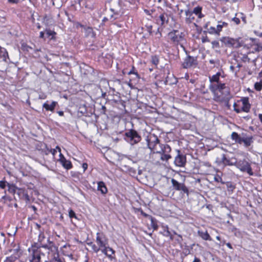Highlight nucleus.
<instances>
[{
  "label": "nucleus",
  "mask_w": 262,
  "mask_h": 262,
  "mask_svg": "<svg viewBox=\"0 0 262 262\" xmlns=\"http://www.w3.org/2000/svg\"><path fill=\"white\" fill-rule=\"evenodd\" d=\"M97 190L100 191L102 194H105L107 192V188L102 181L98 182Z\"/></svg>",
  "instance_id": "24"
},
{
  "label": "nucleus",
  "mask_w": 262,
  "mask_h": 262,
  "mask_svg": "<svg viewBox=\"0 0 262 262\" xmlns=\"http://www.w3.org/2000/svg\"><path fill=\"white\" fill-rule=\"evenodd\" d=\"M231 138L238 144H241L243 143L246 147L250 146L253 142L252 136H248L244 133L238 135L236 132H233L231 134Z\"/></svg>",
  "instance_id": "1"
},
{
  "label": "nucleus",
  "mask_w": 262,
  "mask_h": 262,
  "mask_svg": "<svg viewBox=\"0 0 262 262\" xmlns=\"http://www.w3.org/2000/svg\"><path fill=\"white\" fill-rule=\"evenodd\" d=\"M168 36L171 43L177 45L180 44L181 47L184 48L182 44V42L185 40L184 33L177 30H173L168 34Z\"/></svg>",
  "instance_id": "5"
},
{
  "label": "nucleus",
  "mask_w": 262,
  "mask_h": 262,
  "mask_svg": "<svg viewBox=\"0 0 262 262\" xmlns=\"http://www.w3.org/2000/svg\"><path fill=\"white\" fill-rule=\"evenodd\" d=\"M69 216L71 219H72V218L77 219L75 212L72 209H70L69 211Z\"/></svg>",
  "instance_id": "42"
},
{
  "label": "nucleus",
  "mask_w": 262,
  "mask_h": 262,
  "mask_svg": "<svg viewBox=\"0 0 262 262\" xmlns=\"http://www.w3.org/2000/svg\"><path fill=\"white\" fill-rule=\"evenodd\" d=\"M156 20L158 25L161 26H165L169 22L168 15L165 12H162L157 17Z\"/></svg>",
  "instance_id": "16"
},
{
  "label": "nucleus",
  "mask_w": 262,
  "mask_h": 262,
  "mask_svg": "<svg viewBox=\"0 0 262 262\" xmlns=\"http://www.w3.org/2000/svg\"><path fill=\"white\" fill-rule=\"evenodd\" d=\"M149 220L151 222L150 225L153 228V229L155 230H157L158 228V226L157 224V221L156 220V219L155 217L151 216L149 217Z\"/></svg>",
  "instance_id": "31"
},
{
  "label": "nucleus",
  "mask_w": 262,
  "mask_h": 262,
  "mask_svg": "<svg viewBox=\"0 0 262 262\" xmlns=\"http://www.w3.org/2000/svg\"><path fill=\"white\" fill-rule=\"evenodd\" d=\"M213 47L218 48L219 47V42L217 41L214 40L211 42Z\"/></svg>",
  "instance_id": "49"
},
{
  "label": "nucleus",
  "mask_w": 262,
  "mask_h": 262,
  "mask_svg": "<svg viewBox=\"0 0 262 262\" xmlns=\"http://www.w3.org/2000/svg\"><path fill=\"white\" fill-rule=\"evenodd\" d=\"M78 114L80 116H84L86 117H90L92 114V113L89 112L88 108L85 104H80L78 110Z\"/></svg>",
  "instance_id": "18"
},
{
  "label": "nucleus",
  "mask_w": 262,
  "mask_h": 262,
  "mask_svg": "<svg viewBox=\"0 0 262 262\" xmlns=\"http://www.w3.org/2000/svg\"><path fill=\"white\" fill-rule=\"evenodd\" d=\"M6 242V236L4 232H0V243L5 244Z\"/></svg>",
  "instance_id": "39"
},
{
  "label": "nucleus",
  "mask_w": 262,
  "mask_h": 262,
  "mask_svg": "<svg viewBox=\"0 0 262 262\" xmlns=\"http://www.w3.org/2000/svg\"><path fill=\"white\" fill-rule=\"evenodd\" d=\"M258 77H260V78H262V70L259 72V73L258 74Z\"/></svg>",
  "instance_id": "64"
},
{
  "label": "nucleus",
  "mask_w": 262,
  "mask_h": 262,
  "mask_svg": "<svg viewBox=\"0 0 262 262\" xmlns=\"http://www.w3.org/2000/svg\"><path fill=\"white\" fill-rule=\"evenodd\" d=\"M242 60L244 62H246V61L249 62L250 61V58L248 57V56L247 55L244 54V55H243V56L242 58Z\"/></svg>",
  "instance_id": "45"
},
{
  "label": "nucleus",
  "mask_w": 262,
  "mask_h": 262,
  "mask_svg": "<svg viewBox=\"0 0 262 262\" xmlns=\"http://www.w3.org/2000/svg\"><path fill=\"white\" fill-rule=\"evenodd\" d=\"M57 105V102L56 101H53L51 104H49L48 101H47L43 104L42 107L47 111L53 112Z\"/></svg>",
  "instance_id": "20"
},
{
  "label": "nucleus",
  "mask_w": 262,
  "mask_h": 262,
  "mask_svg": "<svg viewBox=\"0 0 262 262\" xmlns=\"http://www.w3.org/2000/svg\"><path fill=\"white\" fill-rule=\"evenodd\" d=\"M16 194L18 195L19 199H25L27 201L30 200L27 192L23 188H18Z\"/></svg>",
  "instance_id": "19"
},
{
  "label": "nucleus",
  "mask_w": 262,
  "mask_h": 262,
  "mask_svg": "<svg viewBox=\"0 0 262 262\" xmlns=\"http://www.w3.org/2000/svg\"><path fill=\"white\" fill-rule=\"evenodd\" d=\"M134 74L137 79H139V75L137 71H135V68L134 66L132 67V70L128 73V75Z\"/></svg>",
  "instance_id": "36"
},
{
  "label": "nucleus",
  "mask_w": 262,
  "mask_h": 262,
  "mask_svg": "<svg viewBox=\"0 0 262 262\" xmlns=\"http://www.w3.org/2000/svg\"><path fill=\"white\" fill-rule=\"evenodd\" d=\"M8 2L10 3L16 4L19 2V0H8Z\"/></svg>",
  "instance_id": "55"
},
{
  "label": "nucleus",
  "mask_w": 262,
  "mask_h": 262,
  "mask_svg": "<svg viewBox=\"0 0 262 262\" xmlns=\"http://www.w3.org/2000/svg\"><path fill=\"white\" fill-rule=\"evenodd\" d=\"M79 26L83 28L85 31V35L88 36H91L92 37H95V33L93 31V29L92 27H85L81 24H79Z\"/></svg>",
  "instance_id": "23"
},
{
  "label": "nucleus",
  "mask_w": 262,
  "mask_h": 262,
  "mask_svg": "<svg viewBox=\"0 0 262 262\" xmlns=\"http://www.w3.org/2000/svg\"><path fill=\"white\" fill-rule=\"evenodd\" d=\"M226 246H227L229 248H230V249H233L232 245H231V244H230V243H227V244H226Z\"/></svg>",
  "instance_id": "60"
},
{
  "label": "nucleus",
  "mask_w": 262,
  "mask_h": 262,
  "mask_svg": "<svg viewBox=\"0 0 262 262\" xmlns=\"http://www.w3.org/2000/svg\"><path fill=\"white\" fill-rule=\"evenodd\" d=\"M202 42L203 43H204V42H209V40L208 38V37L207 36H206V37H202Z\"/></svg>",
  "instance_id": "51"
},
{
  "label": "nucleus",
  "mask_w": 262,
  "mask_h": 262,
  "mask_svg": "<svg viewBox=\"0 0 262 262\" xmlns=\"http://www.w3.org/2000/svg\"><path fill=\"white\" fill-rule=\"evenodd\" d=\"M39 37L40 38H43V37H44V33L43 32H40Z\"/></svg>",
  "instance_id": "62"
},
{
  "label": "nucleus",
  "mask_w": 262,
  "mask_h": 262,
  "mask_svg": "<svg viewBox=\"0 0 262 262\" xmlns=\"http://www.w3.org/2000/svg\"><path fill=\"white\" fill-rule=\"evenodd\" d=\"M161 160L162 161H167L168 160L171 158V156L169 154L161 153Z\"/></svg>",
  "instance_id": "34"
},
{
  "label": "nucleus",
  "mask_w": 262,
  "mask_h": 262,
  "mask_svg": "<svg viewBox=\"0 0 262 262\" xmlns=\"http://www.w3.org/2000/svg\"><path fill=\"white\" fill-rule=\"evenodd\" d=\"M216 162L219 166L223 165L224 167L227 165L233 166L236 164V159L235 158L228 159L225 154H222L221 158H216Z\"/></svg>",
  "instance_id": "12"
},
{
  "label": "nucleus",
  "mask_w": 262,
  "mask_h": 262,
  "mask_svg": "<svg viewBox=\"0 0 262 262\" xmlns=\"http://www.w3.org/2000/svg\"><path fill=\"white\" fill-rule=\"evenodd\" d=\"M162 228L163 231L161 232V233L162 234L163 236L168 237L170 235V232L169 230V227L167 225H162Z\"/></svg>",
  "instance_id": "29"
},
{
  "label": "nucleus",
  "mask_w": 262,
  "mask_h": 262,
  "mask_svg": "<svg viewBox=\"0 0 262 262\" xmlns=\"http://www.w3.org/2000/svg\"><path fill=\"white\" fill-rule=\"evenodd\" d=\"M16 257H15V256L11 255L9 257H7L5 262H14L16 260Z\"/></svg>",
  "instance_id": "40"
},
{
  "label": "nucleus",
  "mask_w": 262,
  "mask_h": 262,
  "mask_svg": "<svg viewBox=\"0 0 262 262\" xmlns=\"http://www.w3.org/2000/svg\"><path fill=\"white\" fill-rule=\"evenodd\" d=\"M59 162L62 166L67 170L71 169L73 167L71 162L69 160H67L66 158L62 159Z\"/></svg>",
  "instance_id": "25"
},
{
  "label": "nucleus",
  "mask_w": 262,
  "mask_h": 262,
  "mask_svg": "<svg viewBox=\"0 0 262 262\" xmlns=\"http://www.w3.org/2000/svg\"><path fill=\"white\" fill-rule=\"evenodd\" d=\"M57 113L60 116H63L64 115V112L63 111H57Z\"/></svg>",
  "instance_id": "58"
},
{
  "label": "nucleus",
  "mask_w": 262,
  "mask_h": 262,
  "mask_svg": "<svg viewBox=\"0 0 262 262\" xmlns=\"http://www.w3.org/2000/svg\"><path fill=\"white\" fill-rule=\"evenodd\" d=\"M198 64V57L191 56L187 55L184 58L182 66L184 69L195 68Z\"/></svg>",
  "instance_id": "11"
},
{
  "label": "nucleus",
  "mask_w": 262,
  "mask_h": 262,
  "mask_svg": "<svg viewBox=\"0 0 262 262\" xmlns=\"http://www.w3.org/2000/svg\"><path fill=\"white\" fill-rule=\"evenodd\" d=\"M207 32L211 34H218L216 28L214 27H210L208 28Z\"/></svg>",
  "instance_id": "37"
},
{
  "label": "nucleus",
  "mask_w": 262,
  "mask_h": 262,
  "mask_svg": "<svg viewBox=\"0 0 262 262\" xmlns=\"http://www.w3.org/2000/svg\"><path fill=\"white\" fill-rule=\"evenodd\" d=\"M46 32L48 37L52 36L51 39H53L54 35L56 34V33L54 31L51 30H46Z\"/></svg>",
  "instance_id": "38"
},
{
  "label": "nucleus",
  "mask_w": 262,
  "mask_h": 262,
  "mask_svg": "<svg viewBox=\"0 0 262 262\" xmlns=\"http://www.w3.org/2000/svg\"><path fill=\"white\" fill-rule=\"evenodd\" d=\"M178 238H176V241L179 243H181L183 241V238L181 235L179 234L178 235Z\"/></svg>",
  "instance_id": "48"
},
{
  "label": "nucleus",
  "mask_w": 262,
  "mask_h": 262,
  "mask_svg": "<svg viewBox=\"0 0 262 262\" xmlns=\"http://www.w3.org/2000/svg\"><path fill=\"white\" fill-rule=\"evenodd\" d=\"M185 13L186 16L185 21L187 24H190L194 19V17L192 16L193 12L188 9L185 10Z\"/></svg>",
  "instance_id": "27"
},
{
  "label": "nucleus",
  "mask_w": 262,
  "mask_h": 262,
  "mask_svg": "<svg viewBox=\"0 0 262 262\" xmlns=\"http://www.w3.org/2000/svg\"><path fill=\"white\" fill-rule=\"evenodd\" d=\"M28 251L29 262H40L41 255H45L40 249V247L37 246V244L32 245L31 247L29 248Z\"/></svg>",
  "instance_id": "2"
},
{
  "label": "nucleus",
  "mask_w": 262,
  "mask_h": 262,
  "mask_svg": "<svg viewBox=\"0 0 262 262\" xmlns=\"http://www.w3.org/2000/svg\"><path fill=\"white\" fill-rule=\"evenodd\" d=\"M101 252L104 254L111 260H116L115 251L111 247L108 246L104 249H103Z\"/></svg>",
  "instance_id": "17"
},
{
  "label": "nucleus",
  "mask_w": 262,
  "mask_h": 262,
  "mask_svg": "<svg viewBox=\"0 0 262 262\" xmlns=\"http://www.w3.org/2000/svg\"><path fill=\"white\" fill-rule=\"evenodd\" d=\"M202 8L200 7H197L194 8L193 11V13L195 14L196 15H200L201 14Z\"/></svg>",
  "instance_id": "41"
},
{
  "label": "nucleus",
  "mask_w": 262,
  "mask_h": 262,
  "mask_svg": "<svg viewBox=\"0 0 262 262\" xmlns=\"http://www.w3.org/2000/svg\"><path fill=\"white\" fill-rule=\"evenodd\" d=\"M221 76V73L217 72L216 74L209 76V79L210 83H213V82H220V77Z\"/></svg>",
  "instance_id": "28"
},
{
  "label": "nucleus",
  "mask_w": 262,
  "mask_h": 262,
  "mask_svg": "<svg viewBox=\"0 0 262 262\" xmlns=\"http://www.w3.org/2000/svg\"><path fill=\"white\" fill-rule=\"evenodd\" d=\"M124 139L130 145H134L139 143L142 137L137 130L130 129L125 133Z\"/></svg>",
  "instance_id": "4"
},
{
  "label": "nucleus",
  "mask_w": 262,
  "mask_h": 262,
  "mask_svg": "<svg viewBox=\"0 0 262 262\" xmlns=\"http://www.w3.org/2000/svg\"><path fill=\"white\" fill-rule=\"evenodd\" d=\"M101 110H102V113L103 114H105V111H106V107L105 106H103L102 105L101 106Z\"/></svg>",
  "instance_id": "57"
},
{
  "label": "nucleus",
  "mask_w": 262,
  "mask_h": 262,
  "mask_svg": "<svg viewBox=\"0 0 262 262\" xmlns=\"http://www.w3.org/2000/svg\"><path fill=\"white\" fill-rule=\"evenodd\" d=\"M147 143V148L150 150V154L155 152L156 146L160 142V140L157 135L154 134H149L145 138Z\"/></svg>",
  "instance_id": "8"
},
{
  "label": "nucleus",
  "mask_w": 262,
  "mask_h": 262,
  "mask_svg": "<svg viewBox=\"0 0 262 262\" xmlns=\"http://www.w3.org/2000/svg\"><path fill=\"white\" fill-rule=\"evenodd\" d=\"M237 168H238L241 171L246 172L250 176L253 175V172L252 171V168L250 166V163L245 160L236 161V164L234 165Z\"/></svg>",
  "instance_id": "10"
},
{
  "label": "nucleus",
  "mask_w": 262,
  "mask_h": 262,
  "mask_svg": "<svg viewBox=\"0 0 262 262\" xmlns=\"http://www.w3.org/2000/svg\"><path fill=\"white\" fill-rule=\"evenodd\" d=\"M209 90L214 94L215 97V100L216 101H221V99L220 96H216L217 91L221 92L222 90L226 88L225 83H222L221 81L218 82H213V83H210L209 86Z\"/></svg>",
  "instance_id": "9"
},
{
  "label": "nucleus",
  "mask_w": 262,
  "mask_h": 262,
  "mask_svg": "<svg viewBox=\"0 0 262 262\" xmlns=\"http://www.w3.org/2000/svg\"><path fill=\"white\" fill-rule=\"evenodd\" d=\"M139 211L141 213V214L144 216V217H147L149 219V217H151L152 216L151 215H150L147 213H146L145 212H144L141 209H139Z\"/></svg>",
  "instance_id": "44"
},
{
  "label": "nucleus",
  "mask_w": 262,
  "mask_h": 262,
  "mask_svg": "<svg viewBox=\"0 0 262 262\" xmlns=\"http://www.w3.org/2000/svg\"><path fill=\"white\" fill-rule=\"evenodd\" d=\"M177 152L178 154L174 158V163L177 166L184 167L186 163V156L182 154L179 150H177Z\"/></svg>",
  "instance_id": "15"
},
{
  "label": "nucleus",
  "mask_w": 262,
  "mask_h": 262,
  "mask_svg": "<svg viewBox=\"0 0 262 262\" xmlns=\"http://www.w3.org/2000/svg\"><path fill=\"white\" fill-rule=\"evenodd\" d=\"M254 89L257 91H260L262 89V79H261L259 82H257L254 84Z\"/></svg>",
  "instance_id": "35"
},
{
  "label": "nucleus",
  "mask_w": 262,
  "mask_h": 262,
  "mask_svg": "<svg viewBox=\"0 0 262 262\" xmlns=\"http://www.w3.org/2000/svg\"><path fill=\"white\" fill-rule=\"evenodd\" d=\"M151 62L154 66L157 67L159 63V57L157 55L152 56Z\"/></svg>",
  "instance_id": "33"
},
{
  "label": "nucleus",
  "mask_w": 262,
  "mask_h": 262,
  "mask_svg": "<svg viewBox=\"0 0 262 262\" xmlns=\"http://www.w3.org/2000/svg\"><path fill=\"white\" fill-rule=\"evenodd\" d=\"M7 186L8 187V191L12 194L16 193L17 189L18 188L16 187L14 185L10 184L9 183L7 184Z\"/></svg>",
  "instance_id": "30"
},
{
  "label": "nucleus",
  "mask_w": 262,
  "mask_h": 262,
  "mask_svg": "<svg viewBox=\"0 0 262 262\" xmlns=\"http://www.w3.org/2000/svg\"><path fill=\"white\" fill-rule=\"evenodd\" d=\"M221 41L224 43L227 47H233L235 48H238L244 46L245 42L243 40L239 37L236 39L231 38L229 37H223Z\"/></svg>",
  "instance_id": "7"
},
{
  "label": "nucleus",
  "mask_w": 262,
  "mask_h": 262,
  "mask_svg": "<svg viewBox=\"0 0 262 262\" xmlns=\"http://www.w3.org/2000/svg\"><path fill=\"white\" fill-rule=\"evenodd\" d=\"M192 262H201V261L199 258L195 257Z\"/></svg>",
  "instance_id": "56"
},
{
  "label": "nucleus",
  "mask_w": 262,
  "mask_h": 262,
  "mask_svg": "<svg viewBox=\"0 0 262 262\" xmlns=\"http://www.w3.org/2000/svg\"><path fill=\"white\" fill-rule=\"evenodd\" d=\"M198 234L205 241H211L212 238L207 231L199 230L198 231Z\"/></svg>",
  "instance_id": "22"
},
{
  "label": "nucleus",
  "mask_w": 262,
  "mask_h": 262,
  "mask_svg": "<svg viewBox=\"0 0 262 262\" xmlns=\"http://www.w3.org/2000/svg\"><path fill=\"white\" fill-rule=\"evenodd\" d=\"M171 182L173 189L176 191H180L181 192L188 195L189 190L184 183H180L174 179H171Z\"/></svg>",
  "instance_id": "14"
},
{
  "label": "nucleus",
  "mask_w": 262,
  "mask_h": 262,
  "mask_svg": "<svg viewBox=\"0 0 262 262\" xmlns=\"http://www.w3.org/2000/svg\"><path fill=\"white\" fill-rule=\"evenodd\" d=\"M234 111L237 113H240L242 112L248 113L251 108V105L249 102L248 97H243L241 99L237 100V102L233 104Z\"/></svg>",
  "instance_id": "3"
},
{
  "label": "nucleus",
  "mask_w": 262,
  "mask_h": 262,
  "mask_svg": "<svg viewBox=\"0 0 262 262\" xmlns=\"http://www.w3.org/2000/svg\"><path fill=\"white\" fill-rule=\"evenodd\" d=\"M49 151L53 155V156H54L57 152V150L56 149H50L49 150Z\"/></svg>",
  "instance_id": "50"
},
{
  "label": "nucleus",
  "mask_w": 262,
  "mask_h": 262,
  "mask_svg": "<svg viewBox=\"0 0 262 262\" xmlns=\"http://www.w3.org/2000/svg\"><path fill=\"white\" fill-rule=\"evenodd\" d=\"M66 158L64 156L61 154V152H59V159H58V161L60 162L62 160V159Z\"/></svg>",
  "instance_id": "54"
},
{
  "label": "nucleus",
  "mask_w": 262,
  "mask_h": 262,
  "mask_svg": "<svg viewBox=\"0 0 262 262\" xmlns=\"http://www.w3.org/2000/svg\"><path fill=\"white\" fill-rule=\"evenodd\" d=\"M161 150L160 151H157V153L161 154H169V152H170L171 149L170 146L168 144H161L160 145Z\"/></svg>",
  "instance_id": "26"
},
{
  "label": "nucleus",
  "mask_w": 262,
  "mask_h": 262,
  "mask_svg": "<svg viewBox=\"0 0 262 262\" xmlns=\"http://www.w3.org/2000/svg\"><path fill=\"white\" fill-rule=\"evenodd\" d=\"M96 242L101 251L108 246V239L102 233H97Z\"/></svg>",
  "instance_id": "13"
},
{
  "label": "nucleus",
  "mask_w": 262,
  "mask_h": 262,
  "mask_svg": "<svg viewBox=\"0 0 262 262\" xmlns=\"http://www.w3.org/2000/svg\"><path fill=\"white\" fill-rule=\"evenodd\" d=\"M209 62V63L210 64H215L216 63H219V60H215L214 59H210Z\"/></svg>",
  "instance_id": "52"
},
{
  "label": "nucleus",
  "mask_w": 262,
  "mask_h": 262,
  "mask_svg": "<svg viewBox=\"0 0 262 262\" xmlns=\"http://www.w3.org/2000/svg\"><path fill=\"white\" fill-rule=\"evenodd\" d=\"M46 236L43 232H40L38 235V242L40 243L38 247L43 248L49 250L48 254L50 255V251H56L57 250V247L55 245L54 243L50 241L49 238L47 239V242H45Z\"/></svg>",
  "instance_id": "6"
},
{
  "label": "nucleus",
  "mask_w": 262,
  "mask_h": 262,
  "mask_svg": "<svg viewBox=\"0 0 262 262\" xmlns=\"http://www.w3.org/2000/svg\"><path fill=\"white\" fill-rule=\"evenodd\" d=\"M88 164L86 163H84L82 164V168L83 169V171H85V170L88 168Z\"/></svg>",
  "instance_id": "53"
},
{
  "label": "nucleus",
  "mask_w": 262,
  "mask_h": 262,
  "mask_svg": "<svg viewBox=\"0 0 262 262\" xmlns=\"http://www.w3.org/2000/svg\"><path fill=\"white\" fill-rule=\"evenodd\" d=\"M232 20L236 24V25H238L240 24V19L238 18H237L236 17H233L232 19Z\"/></svg>",
  "instance_id": "46"
},
{
  "label": "nucleus",
  "mask_w": 262,
  "mask_h": 262,
  "mask_svg": "<svg viewBox=\"0 0 262 262\" xmlns=\"http://www.w3.org/2000/svg\"><path fill=\"white\" fill-rule=\"evenodd\" d=\"M220 23H221V24L222 25L223 27L224 26L227 27V26H228V24L227 23H225V22H220Z\"/></svg>",
  "instance_id": "59"
},
{
  "label": "nucleus",
  "mask_w": 262,
  "mask_h": 262,
  "mask_svg": "<svg viewBox=\"0 0 262 262\" xmlns=\"http://www.w3.org/2000/svg\"><path fill=\"white\" fill-rule=\"evenodd\" d=\"M50 254H51L52 258L49 262H62L61 258L59 257L58 248H57L56 251H50Z\"/></svg>",
  "instance_id": "21"
},
{
  "label": "nucleus",
  "mask_w": 262,
  "mask_h": 262,
  "mask_svg": "<svg viewBox=\"0 0 262 262\" xmlns=\"http://www.w3.org/2000/svg\"><path fill=\"white\" fill-rule=\"evenodd\" d=\"M8 183L5 181H0V188L2 189H5L7 186Z\"/></svg>",
  "instance_id": "43"
},
{
  "label": "nucleus",
  "mask_w": 262,
  "mask_h": 262,
  "mask_svg": "<svg viewBox=\"0 0 262 262\" xmlns=\"http://www.w3.org/2000/svg\"><path fill=\"white\" fill-rule=\"evenodd\" d=\"M87 245L91 247L92 250L95 253H98L100 251V248L98 247V245L96 246L93 242H89L87 243Z\"/></svg>",
  "instance_id": "32"
},
{
  "label": "nucleus",
  "mask_w": 262,
  "mask_h": 262,
  "mask_svg": "<svg viewBox=\"0 0 262 262\" xmlns=\"http://www.w3.org/2000/svg\"><path fill=\"white\" fill-rule=\"evenodd\" d=\"M222 28H223V27H222V25L221 24V23L217 25L216 29L218 35L219 34L220 32L222 31Z\"/></svg>",
  "instance_id": "47"
},
{
  "label": "nucleus",
  "mask_w": 262,
  "mask_h": 262,
  "mask_svg": "<svg viewBox=\"0 0 262 262\" xmlns=\"http://www.w3.org/2000/svg\"><path fill=\"white\" fill-rule=\"evenodd\" d=\"M67 256L69 257L72 260L74 259L73 255L72 254H68Z\"/></svg>",
  "instance_id": "61"
},
{
  "label": "nucleus",
  "mask_w": 262,
  "mask_h": 262,
  "mask_svg": "<svg viewBox=\"0 0 262 262\" xmlns=\"http://www.w3.org/2000/svg\"><path fill=\"white\" fill-rule=\"evenodd\" d=\"M258 117L260 121L262 122V114H259Z\"/></svg>",
  "instance_id": "63"
}]
</instances>
